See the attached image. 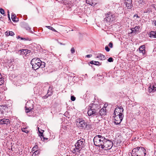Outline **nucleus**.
I'll use <instances>...</instances> for the list:
<instances>
[{"label":"nucleus","instance_id":"obj_1","mask_svg":"<svg viewBox=\"0 0 156 156\" xmlns=\"http://www.w3.org/2000/svg\"><path fill=\"white\" fill-rule=\"evenodd\" d=\"M31 64L33 68L35 70L40 68H44L45 67V63L42 62L38 58H33L31 62Z\"/></svg>","mask_w":156,"mask_h":156},{"label":"nucleus","instance_id":"obj_2","mask_svg":"<svg viewBox=\"0 0 156 156\" xmlns=\"http://www.w3.org/2000/svg\"><path fill=\"white\" fill-rule=\"evenodd\" d=\"M77 126L80 129L88 130L90 129L91 126L87 122L82 119H76Z\"/></svg>","mask_w":156,"mask_h":156},{"label":"nucleus","instance_id":"obj_3","mask_svg":"<svg viewBox=\"0 0 156 156\" xmlns=\"http://www.w3.org/2000/svg\"><path fill=\"white\" fill-rule=\"evenodd\" d=\"M105 140V138L104 136L99 135L96 136L93 139L94 145L99 147L103 146Z\"/></svg>","mask_w":156,"mask_h":156},{"label":"nucleus","instance_id":"obj_4","mask_svg":"<svg viewBox=\"0 0 156 156\" xmlns=\"http://www.w3.org/2000/svg\"><path fill=\"white\" fill-rule=\"evenodd\" d=\"M117 109H115L114 111V114L115 115L114 117L115 123L116 125L119 124L122 120L124 115L123 114L119 113L117 112Z\"/></svg>","mask_w":156,"mask_h":156},{"label":"nucleus","instance_id":"obj_5","mask_svg":"<svg viewBox=\"0 0 156 156\" xmlns=\"http://www.w3.org/2000/svg\"><path fill=\"white\" fill-rule=\"evenodd\" d=\"M115 15L111 12H108L105 14V17L104 18L105 22L110 23L115 20Z\"/></svg>","mask_w":156,"mask_h":156},{"label":"nucleus","instance_id":"obj_6","mask_svg":"<svg viewBox=\"0 0 156 156\" xmlns=\"http://www.w3.org/2000/svg\"><path fill=\"white\" fill-rule=\"evenodd\" d=\"M103 144V146L101 147L102 149H104L105 150H110L113 146V144L112 142L109 140L105 138V140Z\"/></svg>","mask_w":156,"mask_h":156},{"label":"nucleus","instance_id":"obj_7","mask_svg":"<svg viewBox=\"0 0 156 156\" xmlns=\"http://www.w3.org/2000/svg\"><path fill=\"white\" fill-rule=\"evenodd\" d=\"M85 144V140L83 138H82L77 141L75 144V146L81 150Z\"/></svg>","mask_w":156,"mask_h":156},{"label":"nucleus","instance_id":"obj_8","mask_svg":"<svg viewBox=\"0 0 156 156\" xmlns=\"http://www.w3.org/2000/svg\"><path fill=\"white\" fill-rule=\"evenodd\" d=\"M0 124L4 126H8L10 124V121L8 119H0Z\"/></svg>","mask_w":156,"mask_h":156},{"label":"nucleus","instance_id":"obj_9","mask_svg":"<svg viewBox=\"0 0 156 156\" xmlns=\"http://www.w3.org/2000/svg\"><path fill=\"white\" fill-rule=\"evenodd\" d=\"M89 107L90 108V109H92L93 110L97 112L98 113L100 110L99 108H100L99 105L94 104V103L90 104Z\"/></svg>","mask_w":156,"mask_h":156},{"label":"nucleus","instance_id":"obj_10","mask_svg":"<svg viewBox=\"0 0 156 156\" xmlns=\"http://www.w3.org/2000/svg\"><path fill=\"white\" fill-rule=\"evenodd\" d=\"M87 114L89 116H92V117H94L95 116L96 117H97L98 113L93 110L92 109H90H90L87 112Z\"/></svg>","mask_w":156,"mask_h":156},{"label":"nucleus","instance_id":"obj_11","mask_svg":"<svg viewBox=\"0 0 156 156\" xmlns=\"http://www.w3.org/2000/svg\"><path fill=\"white\" fill-rule=\"evenodd\" d=\"M138 154L141 156H144L146 154V150L142 147H139Z\"/></svg>","mask_w":156,"mask_h":156},{"label":"nucleus","instance_id":"obj_12","mask_svg":"<svg viewBox=\"0 0 156 156\" xmlns=\"http://www.w3.org/2000/svg\"><path fill=\"white\" fill-rule=\"evenodd\" d=\"M145 47L144 45H141L139 48V53H142L143 56L144 57H145L147 55L145 52Z\"/></svg>","mask_w":156,"mask_h":156},{"label":"nucleus","instance_id":"obj_13","mask_svg":"<svg viewBox=\"0 0 156 156\" xmlns=\"http://www.w3.org/2000/svg\"><path fill=\"white\" fill-rule=\"evenodd\" d=\"M98 113V116H104L106 114L107 112L106 111V109L105 108H102L100 110H99Z\"/></svg>","mask_w":156,"mask_h":156},{"label":"nucleus","instance_id":"obj_14","mask_svg":"<svg viewBox=\"0 0 156 156\" xmlns=\"http://www.w3.org/2000/svg\"><path fill=\"white\" fill-rule=\"evenodd\" d=\"M125 4L128 9H131L132 8V0H125Z\"/></svg>","mask_w":156,"mask_h":156},{"label":"nucleus","instance_id":"obj_15","mask_svg":"<svg viewBox=\"0 0 156 156\" xmlns=\"http://www.w3.org/2000/svg\"><path fill=\"white\" fill-rule=\"evenodd\" d=\"M97 0H86L87 3L91 6H94L97 4Z\"/></svg>","mask_w":156,"mask_h":156},{"label":"nucleus","instance_id":"obj_16","mask_svg":"<svg viewBox=\"0 0 156 156\" xmlns=\"http://www.w3.org/2000/svg\"><path fill=\"white\" fill-rule=\"evenodd\" d=\"M148 36L151 38H156V30L151 31L148 34Z\"/></svg>","mask_w":156,"mask_h":156},{"label":"nucleus","instance_id":"obj_17","mask_svg":"<svg viewBox=\"0 0 156 156\" xmlns=\"http://www.w3.org/2000/svg\"><path fill=\"white\" fill-rule=\"evenodd\" d=\"M96 57L98 58L100 60H104L105 59V56L101 53L96 54Z\"/></svg>","mask_w":156,"mask_h":156},{"label":"nucleus","instance_id":"obj_18","mask_svg":"<svg viewBox=\"0 0 156 156\" xmlns=\"http://www.w3.org/2000/svg\"><path fill=\"white\" fill-rule=\"evenodd\" d=\"M149 91L150 92H154L156 90V85H153L152 86L150 85L148 88Z\"/></svg>","mask_w":156,"mask_h":156},{"label":"nucleus","instance_id":"obj_19","mask_svg":"<svg viewBox=\"0 0 156 156\" xmlns=\"http://www.w3.org/2000/svg\"><path fill=\"white\" fill-rule=\"evenodd\" d=\"M140 28V27L139 26H136L135 27L132 28L131 29L132 32L131 33H136L138 34L139 32L138 30Z\"/></svg>","mask_w":156,"mask_h":156},{"label":"nucleus","instance_id":"obj_20","mask_svg":"<svg viewBox=\"0 0 156 156\" xmlns=\"http://www.w3.org/2000/svg\"><path fill=\"white\" fill-rule=\"evenodd\" d=\"M115 109H117V112L119 113H122L124 111V109L122 106L117 107Z\"/></svg>","mask_w":156,"mask_h":156},{"label":"nucleus","instance_id":"obj_21","mask_svg":"<svg viewBox=\"0 0 156 156\" xmlns=\"http://www.w3.org/2000/svg\"><path fill=\"white\" fill-rule=\"evenodd\" d=\"M139 147H137L135 148H133L132 151V153L131 154L136 155L138 154V152L139 150Z\"/></svg>","mask_w":156,"mask_h":156},{"label":"nucleus","instance_id":"obj_22","mask_svg":"<svg viewBox=\"0 0 156 156\" xmlns=\"http://www.w3.org/2000/svg\"><path fill=\"white\" fill-rule=\"evenodd\" d=\"M52 91H50L48 90L47 94L45 96L43 97L42 98L43 99H46L49 96H50L52 95Z\"/></svg>","mask_w":156,"mask_h":156},{"label":"nucleus","instance_id":"obj_23","mask_svg":"<svg viewBox=\"0 0 156 156\" xmlns=\"http://www.w3.org/2000/svg\"><path fill=\"white\" fill-rule=\"evenodd\" d=\"M12 20L14 22H16L18 21V19L16 17L15 14H12Z\"/></svg>","mask_w":156,"mask_h":156},{"label":"nucleus","instance_id":"obj_24","mask_svg":"<svg viewBox=\"0 0 156 156\" xmlns=\"http://www.w3.org/2000/svg\"><path fill=\"white\" fill-rule=\"evenodd\" d=\"M21 52L22 54H27L30 52V51L27 49H22L21 50Z\"/></svg>","mask_w":156,"mask_h":156},{"label":"nucleus","instance_id":"obj_25","mask_svg":"<svg viewBox=\"0 0 156 156\" xmlns=\"http://www.w3.org/2000/svg\"><path fill=\"white\" fill-rule=\"evenodd\" d=\"M90 63L91 64H94L97 66H99L100 65V63L98 61H92L90 62Z\"/></svg>","mask_w":156,"mask_h":156},{"label":"nucleus","instance_id":"obj_26","mask_svg":"<svg viewBox=\"0 0 156 156\" xmlns=\"http://www.w3.org/2000/svg\"><path fill=\"white\" fill-rule=\"evenodd\" d=\"M38 131L39 133V135L40 137L41 136H42L43 135V133L44 131V130H42L41 129H40L39 127H38Z\"/></svg>","mask_w":156,"mask_h":156},{"label":"nucleus","instance_id":"obj_27","mask_svg":"<svg viewBox=\"0 0 156 156\" xmlns=\"http://www.w3.org/2000/svg\"><path fill=\"white\" fill-rule=\"evenodd\" d=\"M80 151V150L79 149V148H77L76 147H75L74 149L72 151V152L73 154H76V152H79Z\"/></svg>","mask_w":156,"mask_h":156},{"label":"nucleus","instance_id":"obj_28","mask_svg":"<svg viewBox=\"0 0 156 156\" xmlns=\"http://www.w3.org/2000/svg\"><path fill=\"white\" fill-rule=\"evenodd\" d=\"M27 127L23 128H21V130L22 132L25 133H28L29 132V131L28 130H27Z\"/></svg>","mask_w":156,"mask_h":156},{"label":"nucleus","instance_id":"obj_29","mask_svg":"<svg viewBox=\"0 0 156 156\" xmlns=\"http://www.w3.org/2000/svg\"><path fill=\"white\" fill-rule=\"evenodd\" d=\"M45 27L49 29L50 30L53 31L57 32V31L52 27L50 26H46Z\"/></svg>","mask_w":156,"mask_h":156},{"label":"nucleus","instance_id":"obj_30","mask_svg":"<svg viewBox=\"0 0 156 156\" xmlns=\"http://www.w3.org/2000/svg\"><path fill=\"white\" fill-rule=\"evenodd\" d=\"M26 108V109H25V112L26 113H28L31 111L32 108H31V107H27V106L25 107Z\"/></svg>","mask_w":156,"mask_h":156},{"label":"nucleus","instance_id":"obj_31","mask_svg":"<svg viewBox=\"0 0 156 156\" xmlns=\"http://www.w3.org/2000/svg\"><path fill=\"white\" fill-rule=\"evenodd\" d=\"M4 82L3 78L2 77L1 74L0 73V85L2 84Z\"/></svg>","mask_w":156,"mask_h":156},{"label":"nucleus","instance_id":"obj_32","mask_svg":"<svg viewBox=\"0 0 156 156\" xmlns=\"http://www.w3.org/2000/svg\"><path fill=\"white\" fill-rule=\"evenodd\" d=\"M0 12L1 14L4 16H5L6 15L5 13L4 10L2 8H0Z\"/></svg>","mask_w":156,"mask_h":156},{"label":"nucleus","instance_id":"obj_33","mask_svg":"<svg viewBox=\"0 0 156 156\" xmlns=\"http://www.w3.org/2000/svg\"><path fill=\"white\" fill-rule=\"evenodd\" d=\"M25 29L28 30H29L30 32L32 33H33V32L31 31L30 28L29 26H26L25 27Z\"/></svg>","mask_w":156,"mask_h":156},{"label":"nucleus","instance_id":"obj_34","mask_svg":"<svg viewBox=\"0 0 156 156\" xmlns=\"http://www.w3.org/2000/svg\"><path fill=\"white\" fill-rule=\"evenodd\" d=\"M108 62H113V58L112 57H110L108 59Z\"/></svg>","mask_w":156,"mask_h":156},{"label":"nucleus","instance_id":"obj_35","mask_svg":"<svg viewBox=\"0 0 156 156\" xmlns=\"http://www.w3.org/2000/svg\"><path fill=\"white\" fill-rule=\"evenodd\" d=\"M14 35V33L12 31H9V34L8 35H10L11 36H13Z\"/></svg>","mask_w":156,"mask_h":156},{"label":"nucleus","instance_id":"obj_36","mask_svg":"<svg viewBox=\"0 0 156 156\" xmlns=\"http://www.w3.org/2000/svg\"><path fill=\"white\" fill-rule=\"evenodd\" d=\"M40 137H41V140H42V138L43 139V140L44 141H45V140H47L48 139V138L44 137L43 135H42V136H41Z\"/></svg>","mask_w":156,"mask_h":156},{"label":"nucleus","instance_id":"obj_37","mask_svg":"<svg viewBox=\"0 0 156 156\" xmlns=\"http://www.w3.org/2000/svg\"><path fill=\"white\" fill-rule=\"evenodd\" d=\"M76 98L74 96H71V100L73 101H75Z\"/></svg>","mask_w":156,"mask_h":156},{"label":"nucleus","instance_id":"obj_38","mask_svg":"<svg viewBox=\"0 0 156 156\" xmlns=\"http://www.w3.org/2000/svg\"><path fill=\"white\" fill-rule=\"evenodd\" d=\"M105 50H106V51H107V52H108L110 50V49H109V48H108V46H106L105 47Z\"/></svg>","mask_w":156,"mask_h":156},{"label":"nucleus","instance_id":"obj_39","mask_svg":"<svg viewBox=\"0 0 156 156\" xmlns=\"http://www.w3.org/2000/svg\"><path fill=\"white\" fill-rule=\"evenodd\" d=\"M39 151H38V150L34 152V153L33 154V155H36L38 154L39 153Z\"/></svg>","mask_w":156,"mask_h":156},{"label":"nucleus","instance_id":"obj_40","mask_svg":"<svg viewBox=\"0 0 156 156\" xmlns=\"http://www.w3.org/2000/svg\"><path fill=\"white\" fill-rule=\"evenodd\" d=\"M71 53L72 54H73L75 52V49H74V48H73L71 49Z\"/></svg>","mask_w":156,"mask_h":156},{"label":"nucleus","instance_id":"obj_41","mask_svg":"<svg viewBox=\"0 0 156 156\" xmlns=\"http://www.w3.org/2000/svg\"><path fill=\"white\" fill-rule=\"evenodd\" d=\"M109 47L111 48H112L113 47V44L112 43L110 42L108 45Z\"/></svg>","mask_w":156,"mask_h":156},{"label":"nucleus","instance_id":"obj_42","mask_svg":"<svg viewBox=\"0 0 156 156\" xmlns=\"http://www.w3.org/2000/svg\"><path fill=\"white\" fill-rule=\"evenodd\" d=\"M144 0H138V2L140 4H142L144 2Z\"/></svg>","mask_w":156,"mask_h":156},{"label":"nucleus","instance_id":"obj_43","mask_svg":"<svg viewBox=\"0 0 156 156\" xmlns=\"http://www.w3.org/2000/svg\"><path fill=\"white\" fill-rule=\"evenodd\" d=\"M92 56V55H87L86 56V57L87 58H90Z\"/></svg>","mask_w":156,"mask_h":156},{"label":"nucleus","instance_id":"obj_44","mask_svg":"<svg viewBox=\"0 0 156 156\" xmlns=\"http://www.w3.org/2000/svg\"><path fill=\"white\" fill-rule=\"evenodd\" d=\"M136 17L137 18H140V17L138 16V15L137 14H135L134 15L133 17Z\"/></svg>","mask_w":156,"mask_h":156},{"label":"nucleus","instance_id":"obj_45","mask_svg":"<svg viewBox=\"0 0 156 156\" xmlns=\"http://www.w3.org/2000/svg\"><path fill=\"white\" fill-rule=\"evenodd\" d=\"M26 41H31V38H26Z\"/></svg>","mask_w":156,"mask_h":156},{"label":"nucleus","instance_id":"obj_46","mask_svg":"<svg viewBox=\"0 0 156 156\" xmlns=\"http://www.w3.org/2000/svg\"><path fill=\"white\" fill-rule=\"evenodd\" d=\"M153 7L156 11V5L155 4L153 5Z\"/></svg>","mask_w":156,"mask_h":156},{"label":"nucleus","instance_id":"obj_47","mask_svg":"<svg viewBox=\"0 0 156 156\" xmlns=\"http://www.w3.org/2000/svg\"><path fill=\"white\" fill-rule=\"evenodd\" d=\"M20 39L21 40L26 41V39L25 38L21 37Z\"/></svg>","mask_w":156,"mask_h":156},{"label":"nucleus","instance_id":"obj_48","mask_svg":"<svg viewBox=\"0 0 156 156\" xmlns=\"http://www.w3.org/2000/svg\"><path fill=\"white\" fill-rule=\"evenodd\" d=\"M5 35H6V36H8V34H9V32H8L7 31L6 32H5Z\"/></svg>","mask_w":156,"mask_h":156},{"label":"nucleus","instance_id":"obj_49","mask_svg":"<svg viewBox=\"0 0 156 156\" xmlns=\"http://www.w3.org/2000/svg\"><path fill=\"white\" fill-rule=\"evenodd\" d=\"M51 90H52L51 88L50 87H49L48 90H49L50 91H52Z\"/></svg>","mask_w":156,"mask_h":156},{"label":"nucleus","instance_id":"obj_50","mask_svg":"<svg viewBox=\"0 0 156 156\" xmlns=\"http://www.w3.org/2000/svg\"><path fill=\"white\" fill-rule=\"evenodd\" d=\"M8 17L9 19V20H11L10 19L9 14H8Z\"/></svg>","mask_w":156,"mask_h":156},{"label":"nucleus","instance_id":"obj_51","mask_svg":"<svg viewBox=\"0 0 156 156\" xmlns=\"http://www.w3.org/2000/svg\"><path fill=\"white\" fill-rule=\"evenodd\" d=\"M59 43L61 45H65V44H62V43H60V42H59Z\"/></svg>","mask_w":156,"mask_h":156},{"label":"nucleus","instance_id":"obj_52","mask_svg":"<svg viewBox=\"0 0 156 156\" xmlns=\"http://www.w3.org/2000/svg\"><path fill=\"white\" fill-rule=\"evenodd\" d=\"M17 38V39H19V38H20V37L19 36H17V37H16Z\"/></svg>","mask_w":156,"mask_h":156},{"label":"nucleus","instance_id":"obj_53","mask_svg":"<svg viewBox=\"0 0 156 156\" xmlns=\"http://www.w3.org/2000/svg\"><path fill=\"white\" fill-rule=\"evenodd\" d=\"M57 34H56V35H57V36H58L59 35V33H58L57 31Z\"/></svg>","mask_w":156,"mask_h":156},{"label":"nucleus","instance_id":"obj_54","mask_svg":"<svg viewBox=\"0 0 156 156\" xmlns=\"http://www.w3.org/2000/svg\"><path fill=\"white\" fill-rule=\"evenodd\" d=\"M154 24H155V26H156V21H155V22L154 23Z\"/></svg>","mask_w":156,"mask_h":156},{"label":"nucleus","instance_id":"obj_55","mask_svg":"<svg viewBox=\"0 0 156 156\" xmlns=\"http://www.w3.org/2000/svg\"><path fill=\"white\" fill-rule=\"evenodd\" d=\"M8 12V14H9V10H8V12Z\"/></svg>","mask_w":156,"mask_h":156}]
</instances>
